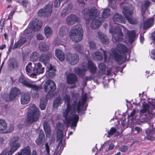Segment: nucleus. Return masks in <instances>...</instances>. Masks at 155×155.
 I'll use <instances>...</instances> for the list:
<instances>
[{"mask_svg": "<svg viewBox=\"0 0 155 155\" xmlns=\"http://www.w3.org/2000/svg\"><path fill=\"white\" fill-rule=\"evenodd\" d=\"M72 97L75 100L72 104V106H66L65 109L62 112V116L64 118V124L68 126L71 124V127H76L79 120V116L75 113H79L81 108L89 98V96L87 93H84L82 91L81 99L78 101L77 99L79 97V94L77 93H72Z\"/></svg>", "mask_w": 155, "mask_h": 155, "instance_id": "1", "label": "nucleus"}, {"mask_svg": "<svg viewBox=\"0 0 155 155\" xmlns=\"http://www.w3.org/2000/svg\"><path fill=\"white\" fill-rule=\"evenodd\" d=\"M128 51V49L124 45L119 43L117 45L116 49H112L110 52L103 51L104 55V61L108 62L112 58L119 63L122 64L126 60V53Z\"/></svg>", "mask_w": 155, "mask_h": 155, "instance_id": "2", "label": "nucleus"}, {"mask_svg": "<svg viewBox=\"0 0 155 155\" xmlns=\"http://www.w3.org/2000/svg\"><path fill=\"white\" fill-rule=\"evenodd\" d=\"M152 103L149 104H143L140 110V120L141 122L148 121L153 117H155V100H152Z\"/></svg>", "mask_w": 155, "mask_h": 155, "instance_id": "3", "label": "nucleus"}, {"mask_svg": "<svg viewBox=\"0 0 155 155\" xmlns=\"http://www.w3.org/2000/svg\"><path fill=\"white\" fill-rule=\"evenodd\" d=\"M82 13L84 17H88V20L86 21L87 24L89 23V19L91 20V27L92 28L97 29L101 25L102 22L103 21H101V18L100 20L97 18L99 12L96 8H93L91 9L85 8L83 11Z\"/></svg>", "mask_w": 155, "mask_h": 155, "instance_id": "4", "label": "nucleus"}, {"mask_svg": "<svg viewBox=\"0 0 155 155\" xmlns=\"http://www.w3.org/2000/svg\"><path fill=\"white\" fill-rule=\"evenodd\" d=\"M42 25V21L38 20L37 19H33L30 21L28 28L25 31V35L28 41H30L33 37L34 34L32 33L33 31L39 30Z\"/></svg>", "mask_w": 155, "mask_h": 155, "instance_id": "5", "label": "nucleus"}, {"mask_svg": "<svg viewBox=\"0 0 155 155\" xmlns=\"http://www.w3.org/2000/svg\"><path fill=\"white\" fill-rule=\"evenodd\" d=\"M27 110V122L28 124H31L37 121L40 115V113L35 104H30Z\"/></svg>", "mask_w": 155, "mask_h": 155, "instance_id": "6", "label": "nucleus"}, {"mask_svg": "<svg viewBox=\"0 0 155 155\" xmlns=\"http://www.w3.org/2000/svg\"><path fill=\"white\" fill-rule=\"evenodd\" d=\"M82 68L81 70L78 68H75L74 70V71L79 75H82L84 72L89 69V71L92 74H95L97 71V67L95 64L91 61H88L87 63L84 62L82 64Z\"/></svg>", "mask_w": 155, "mask_h": 155, "instance_id": "7", "label": "nucleus"}, {"mask_svg": "<svg viewBox=\"0 0 155 155\" xmlns=\"http://www.w3.org/2000/svg\"><path fill=\"white\" fill-rule=\"evenodd\" d=\"M83 31L80 25H77L72 28L70 33V36L72 41L78 42L81 40L82 38Z\"/></svg>", "mask_w": 155, "mask_h": 155, "instance_id": "8", "label": "nucleus"}, {"mask_svg": "<svg viewBox=\"0 0 155 155\" xmlns=\"http://www.w3.org/2000/svg\"><path fill=\"white\" fill-rule=\"evenodd\" d=\"M115 29L111 27L109 30L110 32L112 34V40L114 43L122 41L123 39V35L121 32V28L123 27L121 25H117L115 26Z\"/></svg>", "mask_w": 155, "mask_h": 155, "instance_id": "9", "label": "nucleus"}, {"mask_svg": "<svg viewBox=\"0 0 155 155\" xmlns=\"http://www.w3.org/2000/svg\"><path fill=\"white\" fill-rule=\"evenodd\" d=\"M64 101L65 103H66V106L68 104L69 106H72V104H70L71 100L70 96L67 94H65L61 97H57L54 101V107L57 108L58 106L60 105Z\"/></svg>", "mask_w": 155, "mask_h": 155, "instance_id": "10", "label": "nucleus"}, {"mask_svg": "<svg viewBox=\"0 0 155 155\" xmlns=\"http://www.w3.org/2000/svg\"><path fill=\"white\" fill-rule=\"evenodd\" d=\"M123 13L129 23L134 24L137 23V20L132 17L133 13L132 9L127 6H125L123 8Z\"/></svg>", "mask_w": 155, "mask_h": 155, "instance_id": "11", "label": "nucleus"}, {"mask_svg": "<svg viewBox=\"0 0 155 155\" xmlns=\"http://www.w3.org/2000/svg\"><path fill=\"white\" fill-rule=\"evenodd\" d=\"M44 88L45 91H48L47 97L48 95H52V93L56 88L55 83L51 80H48L45 82L44 85Z\"/></svg>", "mask_w": 155, "mask_h": 155, "instance_id": "12", "label": "nucleus"}, {"mask_svg": "<svg viewBox=\"0 0 155 155\" xmlns=\"http://www.w3.org/2000/svg\"><path fill=\"white\" fill-rule=\"evenodd\" d=\"M65 58L68 62L71 65L76 64L79 60V57L77 54L70 52L67 53Z\"/></svg>", "mask_w": 155, "mask_h": 155, "instance_id": "13", "label": "nucleus"}, {"mask_svg": "<svg viewBox=\"0 0 155 155\" xmlns=\"http://www.w3.org/2000/svg\"><path fill=\"white\" fill-rule=\"evenodd\" d=\"M51 5H47L43 9L39 10L38 12V15L39 16L48 17L50 15L52 12Z\"/></svg>", "mask_w": 155, "mask_h": 155, "instance_id": "14", "label": "nucleus"}, {"mask_svg": "<svg viewBox=\"0 0 155 155\" xmlns=\"http://www.w3.org/2000/svg\"><path fill=\"white\" fill-rule=\"evenodd\" d=\"M18 140V137H14L12 138L9 142V145L13 152L15 151L21 146V144L17 142Z\"/></svg>", "mask_w": 155, "mask_h": 155, "instance_id": "15", "label": "nucleus"}, {"mask_svg": "<svg viewBox=\"0 0 155 155\" xmlns=\"http://www.w3.org/2000/svg\"><path fill=\"white\" fill-rule=\"evenodd\" d=\"M20 90L17 87H13L11 89L9 95V99H6V101H12L20 93Z\"/></svg>", "mask_w": 155, "mask_h": 155, "instance_id": "16", "label": "nucleus"}, {"mask_svg": "<svg viewBox=\"0 0 155 155\" xmlns=\"http://www.w3.org/2000/svg\"><path fill=\"white\" fill-rule=\"evenodd\" d=\"M44 71V67L42 66L40 63H36L35 64L34 73L33 74V75L34 76H35L37 74L43 73Z\"/></svg>", "mask_w": 155, "mask_h": 155, "instance_id": "17", "label": "nucleus"}, {"mask_svg": "<svg viewBox=\"0 0 155 155\" xmlns=\"http://www.w3.org/2000/svg\"><path fill=\"white\" fill-rule=\"evenodd\" d=\"M79 20V18L76 15L71 14L67 17L66 22L68 25H72L78 22Z\"/></svg>", "mask_w": 155, "mask_h": 155, "instance_id": "18", "label": "nucleus"}, {"mask_svg": "<svg viewBox=\"0 0 155 155\" xmlns=\"http://www.w3.org/2000/svg\"><path fill=\"white\" fill-rule=\"evenodd\" d=\"M67 81L69 84H74L78 81V78L75 74L71 73L67 75Z\"/></svg>", "mask_w": 155, "mask_h": 155, "instance_id": "19", "label": "nucleus"}, {"mask_svg": "<svg viewBox=\"0 0 155 155\" xmlns=\"http://www.w3.org/2000/svg\"><path fill=\"white\" fill-rule=\"evenodd\" d=\"M127 37L129 42L132 43L134 41L137 37L135 31L134 30L128 31L127 33Z\"/></svg>", "mask_w": 155, "mask_h": 155, "instance_id": "20", "label": "nucleus"}, {"mask_svg": "<svg viewBox=\"0 0 155 155\" xmlns=\"http://www.w3.org/2000/svg\"><path fill=\"white\" fill-rule=\"evenodd\" d=\"M30 95L28 93H23L21 95V102L22 104L28 103L30 100Z\"/></svg>", "mask_w": 155, "mask_h": 155, "instance_id": "21", "label": "nucleus"}, {"mask_svg": "<svg viewBox=\"0 0 155 155\" xmlns=\"http://www.w3.org/2000/svg\"><path fill=\"white\" fill-rule=\"evenodd\" d=\"M31 150L29 146H27L21 149L16 155H31Z\"/></svg>", "mask_w": 155, "mask_h": 155, "instance_id": "22", "label": "nucleus"}, {"mask_svg": "<svg viewBox=\"0 0 155 155\" xmlns=\"http://www.w3.org/2000/svg\"><path fill=\"white\" fill-rule=\"evenodd\" d=\"M26 41V39L25 38L22 37H20L17 42L15 44L13 49H15L20 47L24 45Z\"/></svg>", "mask_w": 155, "mask_h": 155, "instance_id": "23", "label": "nucleus"}, {"mask_svg": "<svg viewBox=\"0 0 155 155\" xmlns=\"http://www.w3.org/2000/svg\"><path fill=\"white\" fill-rule=\"evenodd\" d=\"M72 7V5L71 4H68L62 10L61 13V16L64 17L69 14L70 12Z\"/></svg>", "mask_w": 155, "mask_h": 155, "instance_id": "24", "label": "nucleus"}, {"mask_svg": "<svg viewBox=\"0 0 155 155\" xmlns=\"http://www.w3.org/2000/svg\"><path fill=\"white\" fill-rule=\"evenodd\" d=\"M55 54L57 58L61 61H63L65 58L63 52L60 49H56L55 51Z\"/></svg>", "mask_w": 155, "mask_h": 155, "instance_id": "25", "label": "nucleus"}, {"mask_svg": "<svg viewBox=\"0 0 155 155\" xmlns=\"http://www.w3.org/2000/svg\"><path fill=\"white\" fill-rule=\"evenodd\" d=\"M32 63L29 62L26 66L25 70L27 74L31 77H33V74L34 73V68L32 66Z\"/></svg>", "mask_w": 155, "mask_h": 155, "instance_id": "26", "label": "nucleus"}, {"mask_svg": "<svg viewBox=\"0 0 155 155\" xmlns=\"http://www.w3.org/2000/svg\"><path fill=\"white\" fill-rule=\"evenodd\" d=\"M98 38L102 43L105 44H107L108 43L109 40L105 35L100 32L98 33Z\"/></svg>", "mask_w": 155, "mask_h": 155, "instance_id": "27", "label": "nucleus"}, {"mask_svg": "<svg viewBox=\"0 0 155 155\" xmlns=\"http://www.w3.org/2000/svg\"><path fill=\"white\" fill-rule=\"evenodd\" d=\"M98 67L99 70L98 74L99 76L101 77L105 74L106 66L103 63H101L99 64Z\"/></svg>", "mask_w": 155, "mask_h": 155, "instance_id": "28", "label": "nucleus"}, {"mask_svg": "<svg viewBox=\"0 0 155 155\" xmlns=\"http://www.w3.org/2000/svg\"><path fill=\"white\" fill-rule=\"evenodd\" d=\"M64 147L62 144V141H60L58 146L55 148L54 155H60L63 150Z\"/></svg>", "mask_w": 155, "mask_h": 155, "instance_id": "29", "label": "nucleus"}, {"mask_svg": "<svg viewBox=\"0 0 155 155\" xmlns=\"http://www.w3.org/2000/svg\"><path fill=\"white\" fill-rule=\"evenodd\" d=\"M113 20L115 22H119L121 23H125V21L122 16L116 13L114 17Z\"/></svg>", "mask_w": 155, "mask_h": 155, "instance_id": "30", "label": "nucleus"}, {"mask_svg": "<svg viewBox=\"0 0 155 155\" xmlns=\"http://www.w3.org/2000/svg\"><path fill=\"white\" fill-rule=\"evenodd\" d=\"M153 18H151L146 20L143 23V28L145 29L151 27L153 25Z\"/></svg>", "mask_w": 155, "mask_h": 155, "instance_id": "31", "label": "nucleus"}, {"mask_svg": "<svg viewBox=\"0 0 155 155\" xmlns=\"http://www.w3.org/2000/svg\"><path fill=\"white\" fill-rule=\"evenodd\" d=\"M92 57L94 60L101 61L103 58V55L101 52L97 51L92 54Z\"/></svg>", "mask_w": 155, "mask_h": 155, "instance_id": "32", "label": "nucleus"}, {"mask_svg": "<svg viewBox=\"0 0 155 155\" xmlns=\"http://www.w3.org/2000/svg\"><path fill=\"white\" fill-rule=\"evenodd\" d=\"M24 84L28 87L31 88L32 89L36 91H38L41 88V86H38L35 84H32L27 81H24Z\"/></svg>", "mask_w": 155, "mask_h": 155, "instance_id": "33", "label": "nucleus"}, {"mask_svg": "<svg viewBox=\"0 0 155 155\" xmlns=\"http://www.w3.org/2000/svg\"><path fill=\"white\" fill-rule=\"evenodd\" d=\"M47 101V97H43L41 99L40 107L41 110H44L45 108Z\"/></svg>", "mask_w": 155, "mask_h": 155, "instance_id": "34", "label": "nucleus"}, {"mask_svg": "<svg viewBox=\"0 0 155 155\" xmlns=\"http://www.w3.org/2000/svg\"><path fill=\"white\" fill-rule=\"evenodd\" d=\"M110 15V9L109 8H106L104 9L103 12L102 17L101 18V21H104L105 18H107Z\"/></svg>", "mask_w": 155, "mask_h": 155, "instance_id": "35", "label": "nucleus"}, {"mask_svg": "<svg viewBox=\"0 0 155 155\" xmlns=\"http://www.w3.org/2000/svg\"><path fill=\"white\" fill-rule=\"evenodd\" d=\"M45 137V135L43 132L41 130L39 134V137L36 140V143L38 145H40L42 143L43 140Z\"/></svg>", "mask_w": 155, "mask_h": 155, "instance_id": "36", "label": "nucleus"}, {"mask_svg": "<svg viewBox=\"0 0 155 155\" xmlns=\"http://www.w3.org/2000/svg\"><path fill=\"white\" fill-rule=\"evenodd\" d=\"M147 135V138L150 140H153L155 138L152 136V135L155 134V132L153 130H150L149 129H147L146 131Z\"/></svg>", "mask_w": 155, "mask_h": 155, "instance_id": "37", "label": "nucleus"}, {"mask_svg": "<svg viewBox=\"0 0 155 155\" xmlns=\"http://www.w3.org/2000/svg\"><path fill=\"white\" fill-rule=\"evenodd\" d=\"M39 48L42 51H45L49 49V47L44 42H41L39 45Z\"/></svg>", "mask_w": 155, "mask_h": 155, "instance_id": "38", "label": "nucleus"}, {"mask_svg": "<svg viewBox=\"0 0 155 155\" xmlns=\"http://www.w3.org/2000/svg\"><path fill=\"white\" fill-rule=\"evenodd\" d=\"M49 59V57L48 55L43 54L41 55L39 60L40 61L46 65L48 62Z\"/></svg>", "mask_w": 155, "mask_h": 155, "instance_id": "39", "label": "nucleus"}, {"mask_svg": "<svg viewBox=\"0 0 155 155\" xmlns=\"http://www.w3.org/2000/svg\"><path fill=\"white\" fill-rule=\"evenodd\" d=\"M44 32L45 35L47 38H48L52 35V31L50 27L46 26L45 28Z\"/></svg>", "mask_w": 155, "mask_h": 155, "instance_id": "40", "label": "nucleus"}, {"mask_svg": "<svg viewBox=\"0 0 155 155\" xmlns=\"http://www.w3.org/2000/svg\"><path fill=\"white\" fill-rule=\"evenodd\" d=\"M8 65L12 68L17 67L18 64L16 61L14 59H10L8 62Z\"/></svg>", "mask_w": 155, "mask_h": 155, "instance_id": "41", "label": "nucleus"}, {"mask_svg": "<svg viewBox=\"0 0 155 155\" xmlns=\"http://www.w3.org/2000/svg\"><path fill=\"white\" fill-rule=\"evenodd\" d=\"M7 127L6 122L3 119H0V131H3L5 130Z\"/></svg>", "mask_w": 155, "mask_h": 155, "instance_id": "42", "label": "nucleus"}, {"mask_svg": "<svg viewBox=\"0 0 155 155\" xmlns=\"http://www.w3.org/2000/svg\"><path fill=\"white\" fill-rule=\"evenodd\" d=\"M67 29L64 26L61 27L60 29L59 32V35L61 37H64L67 34Z\"/></svg>", "mask_w": 155, "mask_h": 155, "instance_id": "43", "label": "nucleus"}, {"mask_svg": "<svg viewBox=\"0 0 155 155\" xmlns=\"http://www.w3.org/2000/svg\"><path fill=\"white\" fill-rule=\"evenodd\" d=\"M38 58V54L37 52L35 51L31 54L30 57V60L33 62L36 61Z\"/></svg>", "mask_w": 155, "mask_h": 155, "instance_id": "44", "label": "nucleus"}, {"mask_svg": "<svg viewBox=\"0 0 155 155\" xmlns=\"http://www.w3.org/2000/svg\"><path fill=\"white\" fill-rule=\"evenodd\" d=\"M44 128L45 132L47 137H49L50 135L51 132V128L49 126H48L45 123L44 124Z\"/></svg>", "mask_w": 155, "mask_h": 155, "instance_id": "45", "label": "nucleus"}, {"mask_svg": "<svg viewBox=\"0 0 155 155\" xmlns=\"http://www.w3.org/2000/svg\"><path fill=\"white\" fill-rule=\"evenodd\" d=\"M116 130L114 127L111 128L108 132L109 135H112L114 133L116 132Z\"/></svg>", "mask_w": 155, "mask_h": 155, "instance_id": "46", "label": "nucleus"}, {"mask_svg": "<svg viewBox=\"0 0 155 155\" xmlns=\"http://www.w3.org/2000/svg\"><path fill=\"white\" fill-rule=\"evenodd\" d=\"M45 151L46 152V154L47 155H49V152H50V148L48 144V143H46L45 144Z\"/></svg>", "mask_w": 155, "mask_h": 155, "instance_id": "47", "label": "nucleus"}, {"mask_svg": "<svg viewBox=\"0 0 155 155\" xmlns=\"http://www.w3.org/2000/svg\"><path fill=\"white\" fill-rule=\"evenodd\" d=\"M17 9V7H15V8L13 10L11 11L8 17V18L9 19H11L12 16H13V15L14 14V13H15V11Z\"/></svg>", "mask_w": 155, "mask_h": 155, "instance_id": "48", "label": "nucleus"}, {"mask_svg": "<svg viewBox=\"0 0 155 155\" xmlns=\"http://www.w3.org/2000/svg\"><path fill=\"white\" fill-rule=\"evenodd\" d=\"M89 45L91 49H95L96 48V45L95 43L92 41H89Z\"/></svg>", "mask_w": 155, "mask_h": 155, "instance_id": "49", "label": "nucleus"}, {"mask_svg": "<svg viewBox=\"0 0 155 155\" xmlns=\"http://www.w3.org/2000/svg\"><path fill=\"white\" fill-rule=\"evenodd\" d=\"M61 2L60 0H55L54 3V6L55 7H58L60 6Z\"/></svg>", "mask_w": 155, "mask_h": 155, "instance_id": "50", "label": "nucleus"}, {"mask_svg": "<svg viewBox=\"0 0 155 155\" xmlns=\"http://www.w3.org/2000/svg\"><path fill=\"white\" fill-rule=\"evenodd\" d=\"M128 147L127 146H122L120 148V150L122 152L125 151L127 149Z\"/></svg>", "mask_w": 155, "mask_h": 155, "instance_id": "51", "label": "nucleus"}, {"mask_svg": "<svg viewBox=\"0 0 155 155\" xmlns=\"http://www.w3.org/2000/svg\"><path fill=\"white\" fill-rule=\"evenodd\" d=\"M134 130L135 131H137V134L141 132L142 131V129L138 127H136L134 128Z\"/></svg>", "mask_w": 155, "mask_h": 155, "instance_id": "52", "label": "nucleus"}, {"mask_svg": "<svg viewBox=\"0 0 155 155\" xmlns=\"http://www.w3.org/2000/svg\"><path fill=\"white\" fill-rule=\"evenodd\" d=\"M21 4L23 6L25 7H26L27 5L28 4V3L27 1L25 0H23L21 2Z\"/></svg>", "mask_w": 155, "mask_h": 155, "instance_id": "53", "label": "nucleus"}, {"mask_svg": "<svg viewBox=\"0 0 155 155\" xmlns=\"http://www.w3.org/2000/svg\"><path fill=\"white\" fill-rule=\"evenodd\" d=\"M37 38L39 40H42L44 38L43 35L41 34H38L37 35Z\"/></svg>", "mask_w": 155, "mask_h": 155, "instance_id": "54", "label": "nucleus"}, {"mask_svg": "<svg viewBox=\"0 0 155 155\" xmlns=\"http://www.w3.org/2000/svg\"><path fill=\"white\" fill-rule=\"evenodd\" d=\"M150 2L149 1H146L145 2L144 5L146 9L147 7H148L150 5Z\"/></svg>", "mask_w": 155, "mask_h": 155, "instance_id": "55", "label": "nucleus"}, {"mask_svg": "<svg viewBox=\"0 0 155 155\" xmlns=\"http://www.w3.org/2000/svg\"><path fill=\"white\" fill-rule=\"evenodd\" d=\"M140 42L141 44H143V42L144 41V38L143 37V35L142 34H141L140 35Z\"/></svg>", "mask_w": 155, "mask_h": 155, "instance_id": "56", "label": "nucleus"}, {"mask_svg": "<svg viewBox=\"0 0 155 155\" xmlns=\"http://www.w3.org/2000/svg\"><path fill=\"white\" fill-rule=\"evenodd\" d=\"M136 110L135 109H134L133 110V111L132 112H131L130 115H129L128 116V117H133L134 116L135 114V113H136Z\"/></svg>", "mask_w": 155, "mask_h": 155, "instance_id": "57", "label": "nucleus"}, {"mask_svg": "<svg viewBox=\"0 0 155 155\" xmlns=\"http://www.w3.org/2000/svg\"><path fill=\"white\" fill-rule=\"evenodd\" d=\"M151 53L152 55L153 56V57H152V58L153 59H155V49L152 50Z\"/></svg>", "mask_w": 155, "mask_h": 155, "instance_id": "58", "label": "nucleus"}, {"mask_svg": "<svg viewBox=\"0 0 155 155\" xmlns=\"http://www.w3.org/2000/svg\"><path fill=\"white\" fill-rule=\"evenodd\" d=\"M114 146L113 144L111 143V144H110L108 148V150H111L113 149V148H114Z\"/></svg>", "mask_w": 155, "mask_h": 155, "instance_id": "59", "label": "nucleus"}, {"mask_svg": "<svg viewBox=\"0 0 155 155\" xmlns=\"http://www.w3.org/2000/svg\"><path fill=\"white\" fill-rule=\"evenodd\" d=\"M92 77L90 76L89 77H86L85 78V80L86 81H91L92 79Z\"/></svg>", "mask_w": 155, "mask_h": 155, "instance_id": "60", "label": "nucleus"}, {"mask_svg": "<svg viewBox=\"0 0 155 155\" xmlns=\"http://www.w3.org/2000/svg\"><path fill=\"white\" fill-rule=\"evenodd\" d=\"M109 5L112 6V3L115 2V0H108Z\"/></svg>", "mask_w": 155, "mask_h": 155, "instance_id": "61", "label": "nucleus"}, {"mask_svg": "<svg viewBox=\"0 0 155 155\" xmlns=\"http://www.w3.org/2000/svg\"><path fill=\"white\" fill-rule=\"evenodd\" d=\"M13 152L11 148L10 150H9V152L8 153V155H12V154L14 152Z\"/></svg>", "mask_w": 155, "mask_h": 155, "instance_id": "62", "label": "nucleus"}, {"mask_svg": "<svg viewBox=\"0 0 155 155\" xmlns=\"http://www.w3.org/2000/svg\"><path fill=\"white\" fill-rule=\"evenodd\" d=\"M6 47V46L5 44L2 45H1L0 46V49L1 50H3L4 48H5Z\"/></svg>", "mask_w": 155, "mask_h": 155, "instance_id": "63", "label": "nucleus"}, {"mask_svg": "<svg viewBox=\"0 0 155 155\" xmlns=\"http://www.w3.org/2000/svg\"><path fill=\"white\" fill-rule=\"evenodd\" d=\"M32 155H38V154L36 150H33L32 152Z\"/></svg>", "mask_w": 155, "mask_h": 155, "instance_id": "64", "label": "nucleus"}]
</instances>
